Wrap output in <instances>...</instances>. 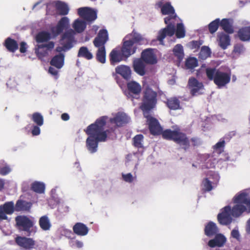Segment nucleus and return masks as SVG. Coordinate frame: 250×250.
Listing matches in <instances>:
<instances>
[{
    "label": "nucleus",
    "mask_w": 250,
    "mask_h": 250,
    "mask_svg": "<svg viewBox=\"0 0 250 250\" xmlns=\"http://www.w3.org/2000/svg\"><path fill=\"white\" fill-rule=\"evenodd\" d=\"M144 116L146 118V123L148 125L150 132L153 135L162 134L164 139L172 141L179 145L185 151L190 147V141L187 134L182 132L180 128L172 130L167 129L162 130L158 121L149 115V113L145 112Z\"/></svg>",
    "instance_id": "nucleus-1"
},
{
    "label": "nucleus",
    "mask_w": 250,
    "mask_h": 250,
    "mask_svg": "<svg viewBox=\"0 0 250 250\" xmlns=\"http://www.w3.org/2000/svg\"><path fill=\"white\" fill-rule=\"evenodd\" d=\"M107 119V116H102L97 119L94 123L88 125L84 130L85 133L88 135L86 140V146L88 150L91 153L97 151L99 142H105L107 135L110 131H114L112 129L104 130Z\"/></svg>",
    "instance_id": "nucleus-2"
},
{
    "label": "nucleus",
    "mask_w": 250,
    "mask_h": 250,
    "mask_svg": "<svg viewBox=\"0 0 250 250\" xmlns=\"http://www.w3.org/2000/svg\"><path fill=\"white\" fill-rule=\"evenodd\" d=\"M148 43V41L147 39L133 30L124 39L121 48L122 55L123 57L127 58L135 53L137 48L136 44L146 45Z\"/></svg>",
    "instance_id": "nucleus-3"
},
{
    "label": "nucleus",
    "mask_w": 250,
    "mask_h": 250,
    "mask_svg": "<svg viewBox=\"0 0 250 250\" xmlns=\"http://www.w3.org/2000/svg\"><path fill=\"white\" fill-rule=\"evenodd\" d=\"M206 74L208 79L213 81L214 84L219 88L225 86L230 81V73L226 72L215 67H207L206 68Z\"/></svg>",
    "instance_id": "nucleus-4"
},
{
    "label": "nucleus",
    "mask_w": 250,
    "mask_h": 250,
    "mask_svg": "<svg viewBox=\"0 0 250 250\" xmlns=\"http://www.w3.org/2000/svg\"><path fill=\"white\" fill-rule=\"evenodd\" d=\"M234 202L237 204L231 209V215L234 217L239 216L247 208L250 210V198L246 193H241L235 196Z\"/></svg>",
    "instance_id": "nucleus-5"
},
{
    "label": "nucleus",
    "mask_w": 250,
    "mask_h": 250,
    "mask_svg": "<svg viewBox=\"0 0 250 250\" xmlns=\"http://www.w3.org/2000/svg\"><path fill=\"white\" fill-rule=\"evenodd\" d=\"M177 18L176 14L169 15L165 18V23L167 24V26L159 31L157 38L161 44H164V39L167 36L171 37L174 35L175 31V26Z\"/></svg>",
    "instance_id": "nucleus-6"
},
{
    "label": "nucleus",
    "mask_w": 250,
    "mask_h": 250,
    "mask_svg": "<svg viewBox=\"0 0 250 250\" xmlns=\"http://www.w3.org/2000/svg\"><path fill=\"white\" fill-rule=\"evenodd\" d=\"M157 96L156 92L148 86L146 87L144 91L143 101L140 107L143 113L146 112L149 113L154 108L157 103Z\"/></svg>",
    "instance_id": "nucleus-7"
},
{
    "label": "nucleus",
    "mask_w": 250,
    "mask_h": 250,
    "mask_svg": "<svg viewBox=\"0 0 250 250\" xmlns=\"http://www.w3.org/2000/svg\"><path fill=\"white\" fill-rule=\"evenodd\" d=\"M16 227L21 231L27 233V236H30L32 233L36 232V227L34 226L35 222L33 219H30L27 216L18 215L15 217Z\"/></svg>",
    "instance_id": "nucleus-8"
},
{
    "label": "nucleus",
    "mask_w": 250,
    "mask_h": 250,
    "mask_svg": "<svg viewBox=\"0 0 250 250\" xmlns=\"http://www.w3.org/2000/svg\"><path fill=\"white\" fill-rule=\"evenodd\" d=\"M55 43L49 42L46 44H38L35 48V53L39 59L42 60L48 55L49 51L54 48Z\"/></svg>",
    "instance_id": "nucleus-9"
},
{
    "label": "nucleus",
    "mask_w": 250,
    "mask_h": 250,
    "mask_svg": "<svg viewBox=\"0 0 250 250\" xmlns=\"http://www.w3.org/2000/svg\"><path fill=\"white\" fill-rule=\"evenodd\" d=\"M79 15L88 22H92L97 18V12L89 7H82L78 9Z\"/></svg>",
    "instance_id": "nucleus-10"
},
{
    "label": "nucleus",
    "mask_w": 250,
    "mask_h": 250,
    "mask_svg": "<svg viewBox=\"0 0 250 250\" xmlns=\"http://www.w3.org/2000/svg\"><path fill=\"white\" fill-rule=\"evenodd\" d=\"M188 86L192 96L201 94L202 93L200 92V90L204 89V88L203 83L194 77H191L188 79Z\"/></svg>",
    "instance_id": "nucleus-11"
},
{
    "label": "nucleus",
    "mask_w": 250,
    "mask_h": 250,
    "mask_svg": "<svg viewBox=\"0 0 250 250\" xmlns=\"http://www.w3.org/2000/svg\"><path fill=\"white\" fill-rule=\"evenodd\" d=\"M231 214L230 207L229 206L225 207L222 211L217 215L219 223L223 225H229L232 222Z\"/></svg>",
    "instance_id": "nucleus-12"
},
{
    "label": "nucleus",
    "mask_w": 250,
    "mask_h": 250,
    "mask_svg": "<svg viewBox=\"0 0 250 250\" xmlns=\"http://www.w3.org/2000/svg\"><path fill=\"white\" fill-rule=\"evenodd\" d=\"M15 242L17 245L25 250L32 249L35 245V241L33 238L24 236H17L15 238Z\"/></svg>",
    "instance_id": "nucleus-13"
},
{
    "label": "nucleus",
    "mask_w": 250,
    "mask_h": 250,
    "mask_svg": "<svg viewBox=\"0 0 250 250\" xmlns=\"http://www.w3.org/2000/svg\"><path fill=\"white\" fill-rule=\"evenodd\" d=\"M15 211L14 204L13 201L6 202L0 205V219L1 220H8L7 215H11Z\"/></svg>",
    "instance_id": "nucleus-14"
},
{
    "label": "nucleus",
    "mask_w": 250,
    "mask_h": 250,
    "mask_svg": "<svg viewBox=\"0 0 250 250\" xmlns=\"http://www.w3.org/2000/svg\"><path fill=\"white\" fill-rule=\"evenodd\" d=\"M108 40V34L106 29H103L100 30L97 36L93 41L95 47L105 46L106 42Z\"/></svg>",
    "instance_id": "nucleus-15"
},
{
    "label": "nucleus",
    "mask_w": 250,
    "mask_h": 250,
    "mask_svg": "<svg viewBox=\"0 0 250 250\" xmlns=\"http://www.w3.org/2000/svg\"><path fill=\"white\" fill-rule=\"evenodd\" d=\"M141 59L146 64H154L157 62V57L154 54V49L147 48L144 50L141 55Z\"/></svg>",
    "instance_id": "nucleus-16"
},
{
    "label": "nucleus",
    "mask_w": 250,
    "mask_h": 250,
    "mask_svg": "<svg viewBox=\"0 0 250 250\" xmlns=\"http://www.w3.org/2000/svg\"><path fill=\"white\" fill-rule=\"evenodd\" d=\"M74 42V32L72 30L65 32L61 40V44H64L65 49L69 50L73 46Z\"/></svg>",
    "instance_id": "nucleus-17"
},
{
    "label": "nucleus",
    "mask_w": 250,
    "mask_h": 250,
    "mask_svg": "<svg viewBox=\"0 0 250 250\" xmlns=\"http://www.w3.org/2000/svg\"><path fill=\"white\" fill-rule=\"evenodd\" d=\"M129 120V118L125 113L118 112L114 117L110 118V122L112 124H115L117 126H121L127 124Z\"/></svg>",
    "instance_id": "nucleus-18"
},
{
    "label": "nucleus",
    "mask_w": 250,
    "mask_h": 250,
    "mask_svg": "<svg viewBox=\"0 0 250 250\" xmlns=\"http://www.w3.org/2000/svg\"><path fill=\"white\" fill-rule=\"evenodd\" d=\"M146 64L142 59H136L133 62V69L138 75L143 76L146 74Z\"/></svg>",
    "instance_id": "nucleus-19"
},
{
    "label": "nucleus",
    "mask_w": 250,
    "mask_h": 250,
    "mask_svg": "<svg viewBox=\"0 0 250 250\" xmlns=\"http://www.w3.org/2000/svg\"><path fill=\"white\" fill-rule=\"evenodd\" d=\"M214 239L210 240L208 245L210 248L223 247L226 242V237L222 234H216Z\"/></svg>",
    "instance_id": "nucleus-20"
},
{
    "label": "nucleus",
    "mask_w": 250,
    "mask_h": 250,
    "mask_svg": "<svg viewBox=\"0 0 250 250\" xmlns=\"http://www.w3.org/2000/svg\"><path fill=\"white\" fill-rule=\"evenodd\" d=\"M127 89L130 96L139 95L142 90L141 85L135 81H130L127 83Z\"/></svg>",
    "instance_id": "nucleus-21"
},
{
    "label": "nucleus",
    "mask_w": 250,
    "mask_h": 250,
    "mask_svg": "<svg viewBox=\"0 0 250 250\" xmlns=\"http://www.w3.org/2000/svg\"><path fill=\"white\" fill-rule=\"evenodd\" d=\"M116 73L122 76L126 80H129L131 78V71L130 67L125 65H120L115 68Z\"/></svg>",
    "instance_id": "nucleus-22"
},
{
    "label": "nucleus",
    "mask_w": 250,
    "mask_h": 250,
    "mask_svg": "<svg viewBox=\"0 0 250 250\" xmlns=\"http://www.w3.org/2000/svg\"><path fill=\"white\" fill-rule=\"evenodd\" d=\"M75 234L79 236H85L89 231L88 228L84 224L80 222L76 223L73 227Z\"/></svg>",
    "instance_id": "nucleus-23"
},
{
    "label": "nucleus",
    "mask_w": 250,
    "mask_h": 250,
    "mask_svg": "<svg viewBox=\"0 0 250 250\" xmlns=\"http://www.w3.org/2000/svg\"><path fill=\"white\" fill-rule=\"evenodd\" d=\"M31 202L26 201L18 200L15 205V211H29L32 207Z\"/></svg>",
    "instance_id": "nucleus-24"
},
{
    "label": "nucleus",
    "mask_w": 250,
    "mask_h": 250,
    "mask_svg": "<svg viewBox=\"0 0 250 250\" xmlns=\"http://www.w3.org/2000/svg\"><path fill=\"white\" fill-rule=\"evenodd\" d=\"M57 14L61 16H65L68 14L69 8L68 5L64 2L56 1L55 3Z\"/></svg>",
    "instance_id": "nucleus-25"
},
{
    "label": "nucleus",
    "mask_w": 250,
    "mask_h": 250,
    "mask_svg": "<svg viewBox=\"0 0 250 250\" xmlns=\"http://www.w3.org/2000/svg\"><path fill=\"white\" fill-rule=\"evenodd\" d=\"M64 55L60 53L52 58L50 62V64L58 69H60L64 64Z\"/></svg>",
    "instance_id": "nucleus-26"
},
{
    "label": "nucleus",
    "mask_w": 250,
    "mask_h": 250,
    "mask_svg": "<svg viewBox=\"0 0 250 250\" xmlns=\"http://www.w3.org/2000/svg\"><path fill=\"white\" fill-rule=\"evenodd\" d=\"M219 44L223 49H226L230 44V39L229 35L223 32L218 33L217 35Z\"/></svg>",
    "instance_id": "nucleus-27"
},
{
    "label": "nucleus",
    "mask_w": 250,
    "mask_h": 250,
    "mask_svg": "<svg viewBox=\"0 0 250 250\" xmlns=\"http://www.w3.org/2000/svg\"><path fill=\"white\" fill-rule=\"evenodd\" d=\"M204 232L206 235L211 237L216 235L218 232L216 225L213 222H208L205 226Z\"/></svg>",
    "instance_id": "nucleus-28"
},
{
    "label": "nucleus",
    "mask_w": 250,
    "mask_h": 250,
    "mask_svg": "<svg viewBox=\"0 0 250 250\" xmlns=\"http://www.w3.org/2000/svg\"><path fill=\"white\" fill-rule=\"evenodd\" d=\"M4 46L10 52H15L19 48L17 42L10 37L6 38L4 42Z\"/></svg>",
    "instance_id": "nucleus-29"
},
{
    "label": "nucleus",
    "mask_w": 250,
    "mask_h": 250,
    "mask_svg": "<svg viewBox=\"0 0 250 250\" xmlns=\"http://www.w3.org/2000/svg\"><path fill=\"white\" fill-rule=\"evenodd\" d=\"M69 22V20L67 17H63L59 21L55 30L53 31L56 34H61L63 30L66 28Z\"/></svg>",
    "instance_id": "nucleus-30"
},
{
    "label": "nucleus",
    "mask_w": 250,
    "mask_h": 250,
    "mask_svg": "<svg viewBox=\"0 0 250 250\" xmlns=\"http://www.w3.org/2000/svg\"><path fill=\"white\" fill-rule=\"evenodd\" d=\"M166 103L170 110H176L181 109L180 101L177 97H174L167 99Z\"/></svg>",
    "instance_id": "nucleus-31"
},
{
    "label": "nucleus",
    "mask_w": 250,
    "mask_h": 250,
    "mask_svg": "<svg viewBox=\"0 0 250 250\" xmlns=\"http://www.w3.org/2000/svg\"><path fill=\"white\" fill-rule=\"evenodd\" d=\"M238 36L242 41L250 40V26H246L240 28L238 32Z\"/></svg>",
    "instance_id": "nucleus-32"
},
{
    "label": "nucleus",
    "mask_w": 250,
    "mask_h": 250,
    "mask_svg": "<svg viewBox=\"0 0 250 250\" xmlns=\"http://www.w3.org/2000/svg\"><path fill=\"white\" fill-rule=\"evenodd\" d=\"M122 52L116 49H113L109 54L111 64L114 65L115 63L121 62L122 60Z\"/></svg>",
    "instance_id": "nucleus-33"
},
{
    "label": "nucleus",
    "mask_w": 250,
    "mask_h": 250,
    "mask_svg": "<svg viewBox=\"0 0 250 250\" xmlns=\"http://www.w3.org/2000/svg\"><path fill=\"white\" fill-rule=\"evenodd\" d=\"M51 38V34L47 31L39 32L35 37V40L38 43L47 42Z\"/></svg>",
    "instance_id": "nucleus-34"
},
{
    "label": "nucleus",
    "mask_w": 250,
    "mask_h": 250,
    "mask_svg": "<svg viewBox=\"0 0 250 250\" xmlns=\"http://www.w3.org/2000/svg\"><path fill=\"white\" fill-rule=\"evenodd\" d=\"M77 56L78 57L84 58L87 60H91L93 58V54L86 46H82L80 48Z\"/></svg>",
    "instance_id": "nucleus-35"
},
{
    "label": "nucleus",
    "mask_w": 250,
    "mask_h": 250,
    "mask_svg": "<svg viewBox=\"0 0 250 250\" xmlns=\"http://www.w3.org/2000/svg\"><path fill=\"white\" fill-rule=\"evenodd\" d=\"M220 25L228 34H232L234 32L232 25L228 19H223L221 21H220Z\"/></svg>",
    "instance_id": "nucleus-36"
},
{
    "label": "nucleus",
    "mask_w": 250,
    "mask_h": 250,
    "mask_svg": "<svg viewBox=\"0 0 250 250\" xmlns=\"http://www.w3.org/2000/svg\"><path fill=\"white\" fill-rule=\"evenodd\" d=\"M98 49L96 54L97 61L102 63H104L106 61V51L105 46L97 47Z\"/></svg>",
    "instance_id": "nucleus-37"
},
{
    "label": "nucleus",
    "mask_w": 250,
    "mask_h": 250,
    "mask_svg": "<svg viewBox=\"0 0 250 250\" xmlns=\"http://www.w3.org/2000/svg\"><path fill=\"white\" fill-rule=\"evenodd\" d=\"M86 26V24L85 21L79 20H76L73 24V27L77 33H82L83 32L85 29Z\"/></svg>",
    "instance_id": "nucleus-38"
},
{
    "label": "nucleus",
    "mask_w": 250,
    "mask_h": 250,
    "mask_svg": "<svg viewBox=\"0 0 250 250\" xmlns=\"http://www.w3.org/2000/svg\"><path fill=\"white\" fill-rule=\"evenodd\" d=\"M174 56L177 57L179 62L181 61L184 56L183 47L180 44H176L173 49Z\"/></svg>",
    "instance_id": "nucleus-39"
},
{
    "label": "nucleus",
    "mask_w": 250,
    "mask_h": 250,
    "mask_svg": "<svg viewBox=\"0 0 250 250\" xmlns=\"http://www.w3.org/2000/svg\"><path fill=\"white\" fill-rule=\"evenodd\" d=\"M39 225L41 228L43 230H49L51 226L48 217L45 215L40 218Z\"/></svg>",
    "instance_id": "nucleus-40"
},
{
    "label": "nucleus",
    "mask_w": 250,
    "mask_h": 250,
    "mask_svg": "<svg viewBox=\"0 0 250 250\" xmlns=\"http://www.w3.org/2000/svg\"><path fill=\"white\" fill-rule=\"evenodd\" d=\"M161 13L163 15H171L176 14L173 7L169 2H167L163 5L161 9Z\"/></svg>",
    "instance_id": "nucleus-41"
},
{
    "label": "nucleus",
    "mask_w": 250,
    "mask_h": 250,
    "mask_svg": "<svg viewBox=\"0 0 250 250\" xmlns=\"http://www.w3.org/2000/svg\"><path fill=\"white\" fill-rule=\"evenodd\" d=\"M31 189L36 193H43L45 189V185L43 183L39 182H34L31 185Z\"/></svg>",
    "instance_id": "nucleus-42"
},
{
    "label": "nucleus",
    "mask_w": 250,
    "mask_h": 250,
    "mask_svg": "<svg viewBox=\"0 0 250 250\" xmlns=\"http://www.w3.org/2000/svg\"><path fill=\"white\" fill-rule=\"evenodd\" d=\"M211 50L208 46H204L202 47L199 54V58L201 60H205L211 55Z\"/></svg>",
    "instance_id": "nucleus-43"
},
{
    "label": "nucleus",
    "mask_w": 250,
    "mask_h": 250,
    "mask_svg": "<svg viewBox=\"0 0 250 250\" xmlns=\"http://www.w3.org/2000/svg\"><path fill=\"white\" fill-rule=\"evenodd\" d=\"M32 121L38 126H42L43 124V118L41 113L35 112L32 115Z\"/></svg>",
    "instance_id": "nucleus-44"
},
{
    "label": "nucleus",
    "mask_w": 250,
    "mask_h": 250,
    "mask_svg": "<svg viewBox=\"0 0 250 250\" xmlns=\"http://www.w3.org/2000/svg\"><path fill=\"white\" fill-rule=\"evenodd\" d=\"M220 25V19H216L215 20L211 21L208 25V28L210 33H214L218 29Z\"/></svg>",
    "instance_id": "nucleus-45"
},
{
    "label": "nucleus",
    "mask_w": 250,
    "mask_h": 250,
    "mask_svg": "<svg viewBox=\"0 0 250 250\" xmlns=\"http://www.w3.org/2000/svg\"><path fill=\"white\" fill-rule=\"evenodd\" d=\"M144 139V136L142 134H138L133 138V146L138 148H142L143 147L142 142Z\"/></svg>",
    "instance_id": "nucleus-46"
},
{
    "label": "nucleus",
    "mask_w": 250,
    "mask_h": 250,
    "mask_svg": "<svg viewBox=\"0 0 250 250\" xmlns=\"http://www.w3.org/2000/svg\"><path fill=\"white\" fill-rule=\"evenodd\" d=\"M225 144V140L222 138L218 143L213 146V149L220 154L224 151Z\"/></svg>",
    "instance_id": "nucleus-47"
},
{
    "label": "nucleus",
    "mask_w": 250,
    "mask_h": 250,
    "mask_svg": "<svg viewBox=\"0 0 250 250\" xmlns=\"http://www.w3.org/2000/svg\"><path fill=\"white\" fill-rule=\"evenodd\" d=\"M175 32L178 38H182L185 36V30L182 23L177 24L176 29Z\"/></svg>",
    "instance_id": "nucleus-48"
},
{
    "label": "nucleus",
    "mask_w": 250,
    "mask_h": 250,
    "mask_svg": "<svg viewBox=\"0 0 250 250\" xmlns=\"http://www.w3.org/2000/svg\"><path fill=\"white\" fill-rule=\"evenodd\" d=\"M186 66L188 69H193L198 65V61L194 57L189 58L187 60Z\"/></svg>",
    "instance_id": "nucleus-49"
},
{
    "label": "nucleus",
    "mask_w": 250,
    "mask_h": 250,
    "mask_svg": "<svg viewBox=\"0 0 250 250\" xmlns=\"http://www.w3.org/2000/svg\"><path fill=\"white\" fill-rule=\"evenodd\" d=\"M203 190L205 191H210L212 188L211 182H210L208 178H205L202 181Z\"/></svg>",
    "instance_id": "nucleus-50"
},
{
    "label": "nucleus",
    "mask_w": 250,
    "mask_h": 250,
    "mask_svg": "<svg viewBox=\"0 0 250 250\" xmlns=\"http://www.w3.org/2000/svg\"><path fill=\"white\" fill-rule=\"evenodd\" d=\"M6 85L10 88H14L17 87L18 83L15 78H10L7 81Z\"/></svg>",
    "instance_id": "nucleus-51"
},
{
    "label": "nucleus",
    "mask_w": 250,
    "mask_h": 250,
    "mask_svg": "<svg viewBox=\"0 0 250 250\" xmlns=\"http://www.w3.org/2000/svg\"><path fill=\"white\" fill-rule=\"evenodd\" d=\"M122 176L123 179L126 182L132 183L133 181L134 177L130 173H128L127 174L122 173Z\"/></svg>",
    "instance_id": "nucleus-52"
},
{
    "label": "nucleus",
    "mask_w": 250,
    "mask_h": 250,
    "mask_svg": "<svg viewBox=\"0 0 250 250\" xmlns=\"http://www.w3.org/2000/svg\"><path fill=\"white\" fill-rule=\"evenodd\" d=\"M11 168L8 166L0 167V174L1 175H6L10 173Z\"/></svg>",
    "instance_id": "nucleus-53"
},
{
    "label": "nucleus",
    "mask_w": 250,
    "mask_h": 250,
    "mask_svg": "<svg viewBox=\"0 0 250 250\" xmlns=\"http://www.w3.org/2000/svg\"><path fill=\"white\" fill-rule=\"evenodd\" d=\"M46 14L52 16L57 15L55 6H47L46 8Z\"/></svg>",
    "instance_id": "nucleus-54"
},
{
    "label": "nucleus",
    "mask_w": 250,
    "mask_h": 250,
    "mask_svg": "<svg viewBox=\"0 0 250 250\" xmlns=\"http://www.w3.org/2000/svg\"><path fill=\"white\" fill-rule=\"evenodd\" d=\"M201 43L199 41H193L190 42V45L191 49H198L200 47Z\"/></svg>",
    "instance_id": "nucleus-55"
},
{
    "label": "nucleus",
    "mask_w": 250,
    "mask_h": 250,
    "mask_svg": "<svg viewBox=\"0 0 250 250\" xmlns=\"http://www.w3.org/2000/svg\"><path fill=\"white\" fill-rule=\"evenodd\" d=\"M40 126L34 125L31 130V133L33 136H37L40 134L41 129L39 127Z\"/></svg>",
    "instance_id": "nucleus-56"
},
{
    "label": "nucleus",
    "mask_w": 250,
    "mask_h": 250,
    "mask_svg": "<svg viewBox=\"0 0 250 250\" xmlns=\"http://www.w3.org/2000/svg\"><path fill=\"white\" fill-rule=\"evenodd\" d=\"M27 48V43L24 42H21L20 44V51L21 53L26 52Z\"/></svg>",
    "instance_id": "nucleus-57"
},
{
    "label": "nucleus",
    "mask_w": 250,
    "mask_h": 250,
    "mask_svg": "<svg viewBox=\"0 0 250 250\" xmlns=\"http://www.w3.org/2000/svg\"><path fill=\"white\" fill-rule=\"evenodd\" d=\"M231 236L238 241H240V234L237 229H233L231 232Z\"/></svg>",
    "instance_id": "nucleus-58"
},
{
    "label": "nucleus",
    "mask_w": 250,
    "mask_h": 250,
    "mask_svg": "<svg viewBox=\"0 0 250 250\" xmlns=\"http://www.w3.org/2000/svg\"><path fill=\"white\" fill-rule=\"evenodd\" d=\"M192 146H197L200 145L201 142L200 139L197 137H192L190 139Z\"/></svg>",
    "instance_id": "nucleus-59"
},
{
    "label": "nucleus",
    "mask_w": 250,
    "mask_h": 250,
    "mask_svg": "<svg viewBox=\"0 0 250 250\" xmlns=\"http://www.w3.org/2000/svg\"><path fill=\"white\" fill-rule=\"evenodd\" d=\"M48 72L53 76L58 75V71L53 67L50 66L48 69Z\"/></svg>",
    "instance_id": "nucleus-60"
},
{
    "label": "nucleus",
    "mask_w": 250,
    "mask_h": 250,
    "mask_svg": "<svg viewBox=\"0 0 250 250\" xmlns=\"http://www.w3.org/2000/svg\"><path fill=\"white\" fill-rule=\"evenodd\" d=\"M73 246L80 249L83 247V243L82 241L76 240L73 244Z\"/></svg>",
    "instance_id": "nucleus-61"
},
{
    "label": "nucleus",
    "mask_w": 250,
    "mask_h": 250,
    "mask_svg": "<svg viewBox=\"0 0 250 250\" xmlns=\"http://www.w3.org/2000/svg\"><path fill=\"white\" fill-rule=\"evenodd\" d=\"M62 46H58L56 47V52L61 53L62 51L65 52V51H67L69 50V49H65V48L64 47V44H62Z\"/></svg>",
    "instance_id": "nucleus-62"
},
{
    "label": "nucleus",
    "mask_w": 250,
    "mask_h": 250,
    "mask_svg": "<svg viewBox=\"0 0 250 250\" xmlns=\"http://www.w3.org/2000/svg\"><path fill=\"white\" fill-rule=\"evenodd\" d=\"M234 135L235 133L234 132H230L228 134H226L223 139L224 140L225 139L229 140L232 137V136H234Z\"/></svg>",
    "instance_id": "nucleus-63"
},
{
    "label": "nucleus",
    "mask_w": 250,
    "mask_h": 250,
    "mask_svg": "<svg viewBox=\"0 0 250 250\" xmlns=\"http://www.w3.org/2000/svg\"><path fill=\"white\" fill-rule=\"evenodd\" d=\"M243 46L241 45H236L234 47L233 51L235 52L240 53L242 50Z\"/></svg>",
    "instance_id": "nucleus-64"
}]
</instances>
